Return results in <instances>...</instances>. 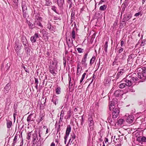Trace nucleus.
<instances>
[{"mask_svg": "<svg viewBox=\"0 0 146 146\" xmlns=\"http://www.w3.org/2000/svg\"><path fill=\"white\" fill-rule=\"evenodd\" d=\"M137 75L135 73L130 74L127 75L125 78L123 79L122 82H124L125 83L120 84L119 87L120 88H123L126 86H130L132 85L133 83L135 82L138 79Z\"/></svg>", "mask_w": 146, "mask_h": 146, "instance_id": "f257e3e1", "label": "nucleus"}, {"mask_svg": "<svg viewBox=\"0 0 146 146\" xmlns=\"http://www.w3.org/2000/svg\"><path fill=\"white\" fill-rule=\"evenodd\" d=\"M136 121L137 123H135V124L139 126V127L137 128L138 129L146 128V118H138L136 119Z\"/></svg>", "mask_w": 146, "mask_h": 146, "instance_id": "f03ea898", "label": "nucleus"}, {"mask_svg": "<svg viewBox=\"0 0 146 146\" xmlns=\"http://www.w3.org/2000/svg\"><path fill=\"white\" fill-rule=\"evenodd\" d=\"M143 70L142 74L140 72H139L136 73L135 72L137 75V77L138 79L137 81L138 80V78L142 79L141 80L139 81V82H144L146 78V68L145 67H143L142 68Z\"/></svg>", "mask_w": 146, "mask_h": 146, "instance_id": "7ed1b4c3", "label": "nucleus"}, {"mask_svg": "<svg viewBox=\"0 0 146 146\" xmlns=\"http://www.w3.org/2000/svg\"><path fill=\"white\" fill-rule=\"evenodd\" d=\"M88 123L89 125V128L88 130L89 133H90L91 131L94 130V122L93 120V116L92 115H90L88 119Z\"/></svg>", "mask_w": 146, "mask_h": 146, "instance_id": "20e7f679", "label": "nucleus"}, {"mask_svg": "<svg viewBox=\"0 0 146 146\" xmlns=\"http://www.w3.org/2000/svg\"><path fill=\"white\" fill-rule=\"evenodd\" d=\"M112 110H113L112 113V117L113 119L116 118L119 115V111L117 108H113Z\"/></svg>", "mask_w": 146, "mask_h": 146, "instance_id": "39448f33", "label": "nucleus"}, {"mask_svg": "<svg viewBox=\"0 0 146 146\" xmlns=\"http://www.w3.org/2000/svg\"><path fill=\"white\" fill-rule=\"evenodd\" d=\"M71 128L70 126L67 127L66 132V135L64 137V143L65 144H66L67 140V139L69 136L70 132L71 131Z\"/></svg>", "mask_w": 146, "mask_h": 146, "instance_id": "423d86ee", "label": "nucleus"}, {"mask_svg": "<svg viewBox=\"0 0 146 146\" xmlns=\"http://www.w3.org/2000/svg\"><path fill=\"white\" fill-rule=\"evenodd\" d=\"M116 99H113L109 104V109L111 110L112 109L115 108V105L116 104Z\"/></svg>", "mask_w": 146, "mask_h": 146, "instance_id": "0eeeda50", "label": "nucleus"}, {"mask_svg": "<svg viewBox=\"0 0 146 146\" xmlns=\"http://www.w3.org/2000/svg\"><path fill=\"white\" fill-rule=\"evenodd\" d=\"M19 42H16L14 47L15 49L18 54L20 53V50L21 48V46L19 45Z\"/></svg>", "mask_w": 146, "mask_h": 146, "instance_id": "6e6552de", "label": "nucleus"}, {"mask_svg": "<svg viewBox=\"0 0 146 146\" xmlns=\"http://www.w3.org/2000/svg\"><path fill=\"white\" fill-rule=\"evenodd\" d=\"M68 75V80H69V88H70V86H72L74 84V86L75 85V84L76 83V82L78 80V78H76L75 80L74 78L73 79V80L74 81V83L72 84L71 82V77L70 76L69 74Z\"/></svg>", "mask_w": 146, "mask_h": 146, "instance_id": "1a4fd4ad", "label": "nucleus"}, {"mask_svg": "<svg viewBox=\"0 0 146 146\" xmlns=\"http://www.w3.org/2000/svg\"><path fill=\"white\" fill-rule=\"evenodd\" d=\"M39 38L38 33H36L34 35L32 36L30 38L31 42L33 43L35 42H36V39Z\"/></svg>", "mask_w": 146, "mask_h": 146, "instance_id": "9d476101", "label": "nucleus"}, {"mask_svg": "<svg viewBox=\"0 0 146 146\" xmlns=\"http://www.w3.org/2000/svg\"><path fill=\"white\" fill-rule=\"evenodd\" d=\"M68 39L67 40V42L69 47H71L73 44V39L70 36L68 37Z\"/></svg>", "mask_w": 146, "mask_h": 146, "instance_id": "9b49d317", "label": "nucleus"}, {"mask_svg": "<svg viewBox=\"0 0 146 146\" xmlns=\"http://www.w3.org/2000/svg\"><path fill=\"white\" fill-rule=\"evenodd\" d=\"M132 15L131 14H126L123 16V20L124 21H127L129 20L132 17Z\"/></svg>", "mask_w": 146, "mask_h": 146, "instance_id": "f8f14e48", "label": "nucleus"}, {"mask_svg": "<svg viewBox=\"0 0 146 146\" xmlns=\"http://www.w3.org/2000/svg\"><path fill=\"white\" fill-rule=\"evenodd\" d=\"M49 68L50 72L53 75L55 76L56 74V73L55 71V67L54 66H52V65H50Z\"/></svg>", "mask_w": 146, "mask_h": 146, "instance_id": "ddd939ff", "label": "nucleus"}, {"mask_svg": "<svg viewBox=\"0 0 146 146\" xmlns=\"http://www.w3.org/2000/svg\"><path fill=\"white\" fill-rule=\"evenodd\" d=\"M134 55L133 54H131L128 56L127 61L128 63L130 64L132 63L133 60V59L134 58Z\"/></svg>", "mask_w": 146, "mask_h": 146, "instance_id": "4468645a", "label": "nucleus"}, {"mask_svg": "<svg viewBox=\"0 0 146 146\" xmlns=\"http://www.w3.org/2000/svg\"><path fill=\"white\" fill-rule=\"evenodd\" d=\"M127 71L126 69H120L117 73V75L118 77L121 75H123Z\"/></svg>", "mask_w": 146, "mask_h": 146, "instance_id": "2eb2a0df", "label": "nucleus"}, {"mask_svg": "<svg viewBox=\"0 0 146 146\" xmlns=\"http://www.w3.org/2000/svg\"><path fill=\"white\" fill-rule=\"evenodd\" d=\"M114 95L115 96L119 97L123 95V92L120 90H118L115 92Z\"/></svg>", "mask_w": 146, "mask_h": 146, "instance_id": "dca6fc26", "label": "nucleus"}, {"mask_svg": "<svg viewBox=\"0 0 146 146\" xmlns=\"http://www.w3.org/2000/svg\"><path fill=\"white\" fill-rule=\"evenodd\" d=\"M134 118L132 115H129L126 119V121L127 122L129 123H132L133 121Z\"/></svg>", "mask_w": 146, "mask_h": 146, "instance_id": "f3484780", "label": "nucleus"}, {"mask_svg": "<svg viewBox=\"0 0 146 146\" xmlns=\"http://www.w3.org/2000/svg\"><path fill=\"white\" fill-rule=\"evenodd\" d=\"M32 137L33 139L32 141L33 143H36V138L37 139V135L36 133H34L32 135Z\"/></svg>", "mask_w": 146, "mask_h": 146, "instance_id": "a211bd4d", "label": "nucleus"}, {"mask_svg": "<svg viewBox=\"0 0 146 146\" xmlns=\"http://www.w3.org/2000/svg\"><path fill=\"white\" fill-rule=\"evenodd\" d=\"M10 84L8 83L5 86L4 88V91L5 93L8 92L9 89Z\"/></svg>", "mask_w": 146, "mask_h": 146, "instance_id": "6ab92c4d", "label": "nucleus"}, {"mask_svg": "<svg viewBox=\"0 0 146 146\" xmlns=\"http://www.w3.org/2000/svg\"><path fill=\"white\" fill-rule=\"evenodd\" d=\"M52 101L56 105V103H58V99L56 96H54L52 98Z\"/></svg>", "mask_w": 146, "mask_h": 146, "instance_id": "aec40b11", "label": "nucleus"}, {"mask_svg": "<svg viewBox=\"0 0 146 146\" xmlns=\"http://www.w3.org/2000/svg\"><path fill=\"white\" fill-rule=\"evenodd\" d=\"M22 7L23 11H27V8L25 2H22Z\"/></svg>", "mask_w": 146, "mask_h": 146, "instance_id": "412c9836", "label": "nucleus"}, {"mask_svg": "<svg viewBox=\"0 0 146 146\" xmlns=\"http://www.w3.org/2000/svg\"><path fill=\"white\" fill-rule=\"evenodd\" d=\"M58 4L60 7H62L64 3V0H57Z\"/></svg>", "mask_w": 146, "mask_h": 146, "instance_id": "4be33fe9", "label": "nucleus"}, {"mask_svg": "<svg viewBox=\"0 0 146 146\" xmlns=\"http://www.w3.org/2000/svg\"><path fill=\"white\" fill-rule=\"evenodd\" d=\"M121 55V54L119 53H118L117 54L113 63H114L115 62H117V61L118 60H119V61H120V60H121V59L119 58L120 57V56Z\"/></svg>", "mask_w": 146, "mask_h": 146, "instance_id": "5701e85b", "label": "nucleus"}, {"mask_svg": "<svg viewBox=\"0 0 146 146\" xmlns=\"http://www.w3.org/2000/svg\"><path fill=\"white\" fill-rule=\"evenodd\" d=\"M18 136L17 134H16L13 139V142L12 144V146H14L15 143H17Z\"/></svg>", "mask_w": 146, "mask_h": 146, "instance_id": "b1692460", "label": "nucleus"}, {"mask_svg": "<svg viewBox=\"0 0 146 146\" xmlns=\"http://www.w3.org/2000/svg\"><path fill=\"white\" fill-rule=\"evenodd\" d=\"M72 114V112L70 110L68 111L67 113V119L70 118L71 115Z\"/></svg>", "mask_w": 146, "mask_h": 146, "instance_id": "393cba45", "label": "nucleus"}, {"mask_svg": "<svg viewBox=\"0 0 146 146\" xmlns=\"http://www.w3.org/2000/svg\"><path fill=\"white\" fill-rule=\"evenodd\" d=\"M86 60L82 59V61H81V63L83 65V66L86 67L87 66V64L86 63Z\"/></svg>", "mask_w": 146, "mask_h": 146, "instance_id": "a878e982", "label": "nucleus"}, {"mask_svg": "<svg viewBox=\"0 0 146 146\" xmlns=\"http://www.w3.org/2000/svg\"><path fill=\"white\" fill-rule=\"evenodd\" d=\"M7 128L9 129L11 127L12 125V122L10 121H8L7 122Z\"/></svg>", "mask_w": 146, "mask_h": 146, "instance_id": "bb28decb", "label": "nucleus"}, {"mask_svg": "<svg viewBox=\"0 0 146 146\" xmlns=\"http://www.w3.org/2000/svg\"><path fill=\"white\" fill-rule=\"evenodd\" d=\"M45 5L49 6L52 4V3L50 0H45Z\"/></svg>", "mask_w": 146, "mask_h": 146, "instance_id": "cd10ccee", "label": "nucleus"}, {"mask_svg": "<svg viewBox=\"0 0 146 146\" xmlns=\"http://www.w3.org/2000/svg\"><path fill=\"white\" fill-rule=\"evenodd\" d=\"M82 70V68H80V67H79V66H77V75H78L79 76L81 73V71Z\"/></svg>", "mask_w": 146, "mask_h": 146, "instance_id": "c85d7f7f", "label": "nucleus"}, {"mask_svg": "<svg viewBox=\"0 0 146 146\" xmlns=\"http://www.w3.org/2000/svg\"><path fill=\"white\" fill-rule=\"evenodd\" d=\"M124 121V120L123 119H120L118 120L117 123L118 125H121L123 124Z\"/></svg>", "mask_w": 146, "mask_h": 146, "instance_id": "c756f323", "label": "nucleus"}, {"mask_svg": "<svg viewBox=\"0 0 146 146\" xmlns=\"http://www.w3.org/2000/svg\"><path fill=\"white\" fill-rule=\"evenodd\" d=\"M107 8V6L106 5H103L101 6L99 8L100 10V11H104Z\"/></svg>", "mask_w": 146, "mask_h": 146, "instance_id": "7c9ffc66", "label": "nucleus"}, {"mask_svg": "<svg viewBox=\"0 0 146 146\" xmlns=\"http://www.w3.org/2000/svg\"><path fill=\"white\" fill-rule=\"evenodd\" d=\"M33 114H31L30 115L27 117V121L29 122L32 121L33 120V119H32L31 116L33 115Z\"/></svg>", "mask_w": 146, "mask_h": 146, "instance_id": "2f4dec72", "label": "nucleus"}, {"mask_svg": "<svg viewBox=\"0 0 146 146\" xmlns=\"http://www.w3.org/2000/svg\"><path fill=\"white\" fill-rule=\"evenodd\" d=\"M71 36L72 38L74 40H75V32L74 30H73L72 31V32L71 33Z\"/></svg>", "mask_w": 146, "mask_h": 146, "instance_id": "473e14b6", "label": "nucleus"}, {"mask_svg": "<svg viewBox=\"0 0 146 146\" xmlns=\"http://www.w3.org/2000/svg\"><path fill=\"white\" fill-rule=\"evenodd\" d=\"M47 28L50 31H53L54 30V27L52 26H51L50 23H48V24Z\"/></svg>", "mask_w": 146, "mask_h": 146, "instance_id": "72a5a7b5", "label": "nucleus"}, {"mask_svg": "<svg viewBox=\"0 0 146 146\" xmlns=\"http://www.w3.org/2000/svg\"><path fill=\"white\" fill-rule=\"evenodd\" d=\"M11 65L10 63H7L5 65V67L4 68L5 70H7L9 68V67Z\"/></svg>", "mask_w": 146, "mask_h": 146, "instance_id": "f704fd0d", "label": "nucleus"}, {"mask_svg": "<svg viewBox=\"0 0 146 146\" xmlns=\"http://www.w3.org/2000/svg\"><path fill=\"white\" fill-rule=\"evenodd\" d=\"M27 23L29 27L31 28H33L35 27V25H33L29 21H28L27 22Z\"/></svg>", "mask_w": 146, "mask_h": 146, "instance_id": "c9c22d12", "label": "nucleus"}, {"mask_svg": "<svg viewBox=\"0 0 146 146\" xmlns=\"http://www.w3.org/2000/svg\"><path fill=\"white\" fill-rule=\"evenodd\" d=\"M67 4L70 5L69 8H70L72 6V0H67Z\"/></svg>", "mask_w": 146, "mask_h": 146, "instance_id": "e433bc0d", "label": "nucleus"}, {"mask_svg": "<svg viewBox=\"0 0 146 146\" xmlns=\"http://www.w3.org/2000/svg\"><path fill=\"white\" fill-rule=\"evenodd\" d=\"M41 21H35V24H36L38 26L40 27H42V25L40 22Z\"/></svg>", "mask_w": 146, "mask_h": 146, "instance_id": "4c0bfd02", "label": "nucleus"}, {"mask_svg": "<svg viewBox=\"0 0 146 146\" xmlns=\"http://www.w3.org/2000/svg\"><path fill=\"white\" fill-rule=\"evenodd\" d=\"M95 59V57L94 56H93L92 58L90 60V65H92V64L94 63V62Z\"/></svg>", "mask_w": 146, "mask_h": 146, "instance_id": "58836bf2", "label": "nucleus"}, {"mask_svg": "<svg viewBox=\"0 0 146 146\" xmlns=\"http://www.w3.org/2000/svg\"><path fill=\"white\" fill-rule=\"evenodd\" d=\"M32 131L28 133L27 135L26 138L28 140H30L31 137L32 135Z\"/></svg>", "mask_w": 146, "mask_h": 146, "instance_id": "ea45409f", "label": "nucleus"}, {"mask_svg": "<svg viewBox=\"0 0 146 146\" xmlns=\"http://www.w3.org/2000/svg\"><path fill=\"white\" fill-rule=\"evenodd\" d=\"M36 21H41L42 18L40 17H39L38 15L36 16L35 17Z\"/></svg>", "mask_w": 146, "mask_h": 146, "instance_id": "a19ab883", "label": "nucleus"}, {"mask_svg": "<svg viewBox=\"0 0 146 146\" xmlns=\"http://www.w3.org/2000/svg\"><path fill=\"white\" fill-rule=\"evenodd\" d=\"M21 41L23 44L25 43H27V41L26 38L24 37H22Z\"/></svg>", "mask_w": 146, "mask_h": 146, "instance_id": "79ce46f5", "label": "nucleus"}, {"mask_svg": "<svg viewBox=\"0 0 146 146\" xmlns=\"http://www.w3.org/2000/svg\"><path fill=\"white\" fill-rule=\"evenodd\" d=\"M108 46V42L106 41L105 42V44L104 46V50L106 52H107V48Z\"/></svg>", "mask_w": 146, "mask_h": 146, "instance_id": "37998d69", "label": "nucleus"}, {"mask_svg": "<svg viewBox=\"0 0 146 146\" xmlns=\"http://www.w3.org/2000/svg\"><path fill=\"white\" fill-rule=\"evenodd\" d=\"M25 46V50H27V52L28 51L29 49L27 48V46L28 45L27 43H25L23 44Z\"/></svg>", "mask_w": 146, "mask_h": 146, "instance_id": "c03bdc74", "label": "nucleus"}, {"mask_svg": "<svg viewBox=\"0 0 146 146\" xmlns=\"http://www.w3.org/2000/svg\"><path fill=\"white\" fill-rule=\"evenodd\" d=\"M23 16L24 18H26L28 17V14L27 12V11H23Z\"/></svg>", "mask_w": 146, "mask_h": 146, "instance_id": "a18cd8bd", "label": "nucleus"}, {"mask_svg": "<svg viewBox=\"0 0 146 146\" xmlns=\"http://www.w3.org/2000/svg\"><path fill=\"white\" fill-rule=\"evenodd\" d=\"M19 137L20 138H21V145H21V146H23V139L22 138V133H21V134L19 135Z\"/></svg>", "mask_w": 146, "mask_h": 146, "instance_id": "49530a36", "label": "nucleus"}, {"mask_svg": "<svg viewBox=\"0 0 146 146\" xmlns=\"http://www.w3.org/2000/svg\"><path fill=\"white\" fill-rule=\"evenodd\" d=\"M19 137L20 138H21V145H21V146H23V139L22 138V133H21V134L19 135Z\"/></svg>", "mask_w": 146, "mask_h": 146, "instance_id": "de8ad7c7", "label": "nucleus"}, {"mask_svg": "<svg viewBox=\"0 0 146 146\" xmlns=\"http://www.w3.org/2000/svg\"><path fill=\"white\" fill-rule=\"evenodd\" d=\"M60 88H57L56 90V93L57 94H59L60 93Z\"/></svg>", "mask_w": 146, "mask_h": 146, "instance_id": "09e8293b", "label": "nucleus"}, {"mask_svg": "<svg viewBox=\"0 0 146 146\" xmlns=\"http://www.w3.org/2000/svg\"><path fill=\"white\" fill-rule=\"evenodd\" d=\"M77 50L79 53H81L83 52V49L80 48H77Z\"/></svg>", "mask_w": 146, "mask_h": 146, "instance_id": "8fccbe9b", "label": "nucleus"}, {"mask_svg": "<svg viewBox=\"0 0 146 146\" xmlns=\"http://www.w3.org/2000/svg\"><path fill=\"white\" fill-rule=\"evenodd\" d=\"M88 53H86L85 54L83 58H82V59H84L85 60H87V56H88Z\"/></svg>", "mask_w": 146, "mask_h": 146, "instance_id": "3c124183", "label": "nucleus"}, {"mask_svg": "<svg viewBox=\"0 0 146 146\" xmlns=\"http://www.w3.org/2000/svg\"><path fill=\"white\" fill-rule=\"evenodd\" d=\"M39 136V137H37V140L38 141H40L41 140V135L40 134V131L38 133Z\"/></svg>", "mask_w": 146, "mask_h": 146, "instance_id": "603ef678", "label": "nucleus"}, {"mask_svg": "<svg viewBox=\"0 0 146 146\" xmlns=\"http://www.w3.org/2000/svg\"><path fill=\"white\" fill-rule=\"evenodd\" d=\"M141 140L143 142L146 141V137H143L141 138Z\"/></svg>", "mask_w": 146, "mask_h": 146, "instance_id": "864d4df0", "label": "nucleus"}, {"mask_svg": "<svg viewBox=\"0 0 146 146\" xmlns=\"http://www.w3.org/2000/svg\"><path fill=\"white\" fill-rule=\"evenodd\" d=\"M123 50V49L122 47H120L118 50V52L120 54L121 52H122Z\"/></svg>", "mask_w": 146, "mask_h": 146, "instance_id": "5fc2aeb1", "label": "nucleus"}, {"mask_svg": "<svg viewBox=\"0 0 146 146\" xmlns=\"http://www.w3.org/2000/svg\"><path fill=\"white\" fill-rule=\"evenodd\" d=\"M51 9L56 13V7L55 6H52V7Z\"/></svg>", "mask_w": 146, "mask_h": 146, "instance_id": "6e6d98bb", "label": "nucleus"}, {"mask_svg": "<svg viewBox=\"0 0 146 146\" xmlns=\"http://www.w3.org/2000/svg\"><path fill=\"white\" fill-rule=\"evenodd\" d=\"M81 121V125H82L84 123V120L83 118V116H82Z\"/></svg>", "mask_w": 146, "mask_h": 146, "instance_id": "4d7b16f0", "label": "nucleus"}, {"mask_svg": "<svg viewBox=\"0 0 146 146\" xmlns=\"http://www.w3.org/2000/svg\"><path fill=\"white\" fill-rule=\"evenodd\" d=\"M145 44V40H143L141 43V45L142 46H144Z\"/></svg>", "mask_w": 146, "mask_h": 146, "instance_id": "13d9d810", "label": "nucleus"}, {"mask_svg": "<svg viewBox=\"0 0 146 146\" xmlns=\"http://www.w3.org/2000/svg\"><path fill=\"white\" fill-rule=\"evenodd\" d=\"M23 68H24L26 72L29 73V71L28 69L26 68L25 66H23Z\"/></svg>", "mask_w": 146, "mask_h": 146, "instance_id": "bf43d9fd", "label": "nucleus"}, {"mask_svg": "<svg viewBox=\"0 0 146 146\" xmlns=\"http://www.w3.org/2000/svg\"><path fill=\"white\" fill-rule=\"evenodd\" d=\"M64 115V111H61V113L60 114V116L63 117Z\"/></svg>", "mask_w": 146, "mask_h": 146, "instance_id": "052dcab7", "label": "nucleus"}, {"mask_svg": "<svg viewBox=\"0 0 146 146\" xmlns=\"http://www.w3.org/2000/svg\"><path fill=\"white\" fill-rule=\"evenodd\" d=\"M35 84H38V79L36 78H35Z\"/></svg>", "mask_w": 146, "mask_h": 146, "instance_id": "680f3d73", "label": "nucleus"}, {"mask_svg": "<svg viewBox=\"0 0 146 146\" xmlns=\"http://www.w3.org/2000/svg\"><path fill=\"white\" fill-rule=\"evenodd\" d=\"M129 91L131 92H134L135 90L133 88H131L129 90Z\"/></svg>", "mask_w": 146, "mask_h": 146, "instance_id": "e2e57ef3", "label": "nucleus"}, {"mask_svg": "<svg viewBox=\"0 0 146 146\" xmlns=\"http://www.w3.org/2000/svg\"><path fill=\"white\" fill-rule=\"evenodd\" d=\"M140 12H138L136 13L135 15V17H137L140 15Z\"/></svg>", "mask_w": 146, "mask_h": 146, "instance_id": "0e129e2a", "label": "nucleus"}, {"mask_svg": "<svg viewBox=\"0 0 146 146\" xmlns=\"http://www.w3.org/2000/svg\"><path fill=\"white\" fill-rule=\"evenodd\" d=\"M86 73H84L82 75V78H83V79H84V78H85V75H86Z\"/></svg>", "mask_w": 146, "mask_h": 146, "instance_id": "69168bd1", "label": "nucleus"}, {"mask_svg": "<svg viewBox=\"0 0 146 146\" xmlns=\"http://www.w3.org/2000/svg\"><path fill=\"white\" fill-rule=\"evenodd\" d=\"M124 44V42L123 40H121V46H123V44Z\"/></svg>", "mask_w": 146, "mask_h": 146, "instance_id": "338daca9", "label": "nucleus"}, {"mask_svg": "<svg viewBox=\"0 0 146 146\" xmlns=\"http://www.w3.org/2000/svg\"><path fill=\"white\" fill-rule=\"evenodd\" d=\"M63 117H60V120H59V122H62V120L63 119Z\"/></svg>", "mask_w": 146, "mask_h": 146, "instance_id": "774afa93", "label": "nucleus"}]
</instances>
